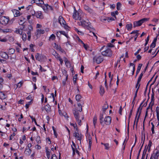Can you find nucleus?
I'll return each mask as SVG.
<instances>
[{
  "mask_svg": "<svg viewBox=\"0 0 159 159\" xmlns=\"http://www.w3.org/2000/svg\"><path fill=\"white\" fill-rule=\"evenodd\" d=\"M80 22H78V24L79 25H81L84 27H86L89 26L90 23L88 20H84L81 17H80L79 19Z\"/></svg>",
  "mask_w": 159,
  "mask_h": 159,
  "instance_id": "nucleus-1",
  "label": "nucleus"
},
{
  "mask_svg": "<svg viewBox=\"0 0 159 159\" xmlns=\"http://www.w3.org/2000/svg\"><path fill=\"white\" fill-rule=\"evenodd\" d=\"M143 102H142L140 104L139 107L138 109L136 115L135 116L134 121V125H133L134 127V125L135 124V122L136 120V118L137 117V116L138 115V113L139 112V114L138 115V117L137 121H136V125L137 126V125L138 122V120H139V117H140V114L141 113V110L142 109V107H141V106L142 104H143Z\"/></svg>",
  "mask_w": 159,
  "mask_h": 159,
  "instance_id": "nucleus-2",
  "label": "nucleus"
},
{
  "mask_svg": "<svg viewBox=\"0 0 159 159\" xmlns=\"http://www.w3.org/2000/svg\"><path fill=\"white\" fill-rule=\"evenodd\" d=\"M102 54L104 56L111 57L112 56L113 53L111 49L107 48L102 51Z\"/></svg>",
  "mask_w": 159,
  "mask_h": 159,
  "instance_id": "nucleus-3",
  "label": "nucleus"
},
{
  "mask_svg": "<svg viewBox=\"0 0 159 159\" xmlns=\"http://www.w3.org/2000/svg\"><path fill=\"white\" fill-rule=\"evenodd\" d=\"M148 20V19L144 18L138 21H134L133 24L134 27H135L137 26H140L144 22Z\"/></svg>",
  "mask_w": 159,
  "mask_h": 159,
  "instance_id": "nucleus-4",
  "label": "nucleus"
},
{
  "mask_svg": "<svg viewBox=\"0 0 159 159\" xmlns=\"http://www.w3.org/2000/svg\"><path fill=\"white\" fill-rule=\"evenodd\" d=\"M9 20V17L7 16H3L0 18V23L4 25L7 24Z\"/></svg>",
  "mask_w": 159,
  "mask_h": 159,
  "instance_id": "nucleus-5",
  "label": "nucleus"
},
{
  "mask_svg": "<svg viewBox=\"0 0 159 159\" xmlns=\"http://www.w3.org/2000/svg\"><path fill=\"white\" fill-rule=\"evenodd\" d=\"M111 117L110 116H107L104 120V123L107 125H109L111 121Z\"/></svg>",
  "mask_w": 159,
  "mask_h": 159,
  "instance_id": "nucleus-6",
  "label": "nucleus"
},
{
  "mask_svg": "<svg viewBox=\"0 0 159 159\" xmlns=\"http://www.w3.org/2000/svg\"><path fill=\"white\" fill-rule=\"evenodd\" d=\"M31 2L32 4L35 3L40 7L44 4V2L43 0H32Z\"/></svg>",
  "mask_w": 159,
  "mask_h": 159,
  "instance_id": "nucleus-7",
  "label": "nucleus"
},
{
  "mask_svg": "<svg viewBox=\"0 0 159 159\" xmlns=\"http://www.w3.org/2000/svg\"><path fill=\"white\" fill-rule=\"evenodd\" d=\"M58 21L61 25L65 27L66 22L61 16H60L58 18Z\"/></svg>",
  "mask_w": 159,
  "mask_h": 159,
  "instance_id": "nucleus-8",
  "label": "nucleus"
},
{
  "mask_svg": "<svg viewBox=\"0 0 159 159\" xmlns=\"http://www.w3.org/2000/svg\"><path fill=\"white\" fill-rule=\"evenodd\" d=\"M73 136L75 137L78 140L81 141L82 139V135L77 132L75 131L73 133Z\"/></svg>",
  "mask_w": 159,
  "mask_h": 159,
  "instance_id": "nucleus-9",
  "label": "nucleus"
},
{
  "mask_svg": "<svg viewBox=\"0 0 159 159\" xmlns=\"http://www.w3.org/2000/svg\"><path fill=\"white\" fill-rule=\"evenodd\" d=\"M43 4L44 5H42L40 7L43 8L44 11H47L49 8H50L51 9H52V7L48 4Z\"/></svg>",
  "mask_w": 159,
  "mask_h": 159,
  "instance_id": "nucleus-10",
  "label": "nucleus"
},
{
  "mask_svg": "<svg viewBox=\"0 0 159 159\" xmlns=\"http://www.w3.org/2000/svg\"><path fill=\"white\" fill-rule=\"evenodd\" d=\"M35 16L38 18L42 19L44 18V16L43 14L41 11H38L36 12Z\"/></svg>",
  "mask_w": 159,
  "mask_h": 159,
  "instance_id": "nucleus-11",
  "label": "nucleus"
},
{
  "mask_svg": "<svg viewBox=\"0 0 159 159\" xmlns=\"http://www.w3.org/2000/svg\"><path fill=\"white\" fill-rule=\"evenodd\" d=\"M159 156V151H157L156 153H153L151 156L150 159H158Z\"/></svg>",
  "mask_w": 159,
  "mask_h": 159,
  "instance_id": "nucleus-12",
  "label": "nucleus"
},
{
  "mask_svg": "<svg viewBox=\"0 0 159 159\" xmlns=\"http://www.w3.org/2000/svg\"><path fill=\"white\" fill-rule=\"evenodd\" d=\"M73 17L74 19L75 20L79 19V18L80 17L79 16L78 13L76 10L75 7H74V11L73 15Z\"/></svg>",
  "mask_w": 159,
  "mask_h": 159,
  "instance_id": "nucleus-13",
  "label": "nucleus"
},
{
  "mask_svg": "<svg viewBox=\"0 0 159 159\" xmlns=\"http://www.w3.org/2000/svg\"><path fill=\"white\" fill-rule=\"evenodd\" d=\"M84 8L86 11L92 14L93 12V10L86 5H84Z\"/></svg>",
  "mask_w": 159,
  "mask_h": 159,
  "instance_id": "nucleus-14",
  "label": "nucleus"
},
{
  "mask_svg": "<svg viewBox=\"0 0 159 159\" xmlns=\"http://www.w3.org/2000/svg\"><path fill=\"white\" fill-rule=\"evenodd\" d=\"M44 57H45L43 55L38 53H37L35 56L36 59L39 61H41L42 58H43Z\"/></svg>",
  "mask_w": 159,
  "mask_h": 159,
  "instance_id": "nucleus-15",
  "label": "nucleus"
},
{
  "mask_svg": "<svg viewBox=\"0 0 159 159\" xmlns=\"http://www.w3.org/2000/svg\"><path fill=\"white\" fill-rule=\"evenodd\" d=\"M25 19L23 17L21 16L19 18L18 22L20 25H23L25 23Z\"/></svg>",
  "mask_w": 159,
  "mask_h": 159,
  "instance_id": "nucleus-16",
  "label": "nucleus"
},
{
  "mask_svg": "<svg viewBox=\"0 0 159 159\" xmlns=\"http://www.w3.org/2000/svg\"><path fill=\"white\" fill-rule=\"evenodd\" d=\"M78 111L76 109H75L73 110V113L76 119L80 118Z\"/></svg>",
  "mask_w": 159,
  "mask_h": 159,
  "instance_id": "nucleus-17",
  "label": "nucleus"
},
{
  "mask_svg": "<svg viewBox=\"0 0 159 159\" xmlns=\"http://www.w3.org/2000/svg\"><path fill=\"white\" fill-rule=\"evenodd\" d=\"M64 62H65V64L66 65V66L68 68H70L71 67V64L70 62L68 61L67 58L64 57Z\"/></svg>",
  "mask_w": 159,
  "mask_h": 159,
  "instance_id": "nucleus-18",
  "label": "nucleus"
},
{
  "mask_svg": "<svg viewBox=\"0 0 159 159\" xmlns=\"http://www.w3.org/2000/svg\"><path fill=\"white\" fill-rule=\"evenodd\" d=\"M143 75V72L141 73L140 74V75L139 77V78L138 79V81H137V83L136 84V88H137V87L138 86H139V84H139V83L140 82V81H141V79L142 77V76Z\"/></svg>",
  "mask_w": 159,
  "mask_h": 159,
  "instance_id": "nucleus-19",
  "label": "nucleus"
},
{
  "mask_svg": "<svg viewBox=\"0 0 159 159\" xmlns=\"http://www.w3.org/2000/svg\"><path fill=\"white\" fill-rule=\"evenodd\" d=\"M1 57L5 59H7L8 58V56L7 54L5 52H2L0 53Z\"/></svg>",
  "mask_w": 159,
  "mask_h": 159,
  "instance_id": "nucleus-20",
  "label": "nucleus"
},
{
  "mask_svg": "<svg viewBox=\"0 0 159 159\" xmlns=\"http://www.w3.org/2000/svg\"><path fill=\"white\" fill-rule=\"evenodd\" d=\"M157 37L154 39L153 42H152V43L150 45L151 48H153L155 47L156 44V42L157 40Z\"/></svg>",
  "mask_w": 159,
  "mask_h": 159,
  "instance_id": "nucleus-21",
  "label": "nucleus"
},
{
  "mask_svg": "<svg viewBox=\"0 0 159 159\" xmlns=\"http://www.w3.org/2000/svg\"><path fill=\"white\" fill-rule=\"evenodd\" d=\"M104 114L103 112L102 114H101L99 117V120L101 124L102 125H104V120H103V114Z\"/></svg>",
  "mask_w": 159,
  "mask_h": 159,
  "instance_id": "nucleus-22",
  "label": "nucleus"
},
{
  "mask_svg": "<svg viewBox=\"0 0 159 159\" xmlns=\"http://www.w3.org/2000/svg\"><path fill=\"white\" fill-rule=\"evenodd\" d=\"M12 12L15 17H17L20 16V12L19 11L14 9L12 11Z\"/></svg>",
  "mask_w": 159,
  "mask_h": 159,
  "instance_id": "nucleus-23",
  "label": "nucleus"
},
{
  "mask_svg": "<svg viewBox=\"0 0 159 159\" xmlns=\"http://www.w3.org/2000/svg\"><path fill=\"white\" fill-rule=\"evenodd\" d=\"M96 60L97 63L99 64L103 61V59L101 56H99L96 58Z\"/></svg>",
  "mask_w": 159,
  "mask_h": 159,
  "instance_id": "nucleus-24",
  "label": "nucleus"
},
{
  "mask_svg": "<svg viewBox=\"0 0 159 159\" xmlns=\"http://www.w3.org/2000/svg\"><path fill=\"white\" fill-rule=\"evenodd\" d=\"M143 64H139L137 67V70L136 72V74L135 76V77H136L137 76L138 74L139 73L142 66Z\"/></svg>",
  "mask_w": 159,
  "mask_h": 159,
  "instance_id": "nucleus-25",
  "label": "nucleus"
},
{
  "mask_svg": "<svg viewBox=\"0 0 159 159\" xmlns=\"http://www.w3.org/2000/svg\"><path fill=\"white\" fill-rule=\"evenodd\" d=\"M108 108V105L107 104V103L106 102H105L104 104V105L102 107V110L104 113H105V112Z\"/></svg>",
  "mask_w": 159,
  "mask_h": 159,
  "instance_id": "nucleus-26",
  "label": "nucleus"
},
{
  "mask_svg": "<svg viewBox=\"0 0 159 159\" xmlns=\"http://www.w3.org/2000/svg\"><path fill=\"white\" fill-rule=\"evenodd\" d=\"M31 152V150L30 148H26L25 151V153L27 156H29L30 155Z\"/></svg>",
  "mask_w": 159,
  "mask_h": 159,
  "instance_id": "nucleus-27",
  "label": "nucleus"
},
{
  "mask_svg": "<svg viewBox=\"0 0 159 159\" xmlns=\"http://www.w3.org/2000/svg\"><path fill=\"white\" fill-rule=\"evenodd\" d=\"M11 29L7 28L3 29H1V32H3L4 33L11 32Z\"/></svg>",
  "mask_w": 159,
  "mask_h": 159,
  "instance_id": "nucleus-28",
  "label": "nucleus"
},
{
  "mask_svg": "<svg viewBox=\"0 0 159 159\" xmlns=\"http://www.w3.org/2000/svg\"><path fill=\"white\" fill-rule=\"evenodd\" d=\"M46 111L47 112H48L51 111V107L48 104L45 106L44 107Z\"/></svg>",
  "mask_w": 159,
  "mask_h": 159,
  "instance_id": "nucleus-29",
  "label": "nucleus"
},
{
  "mask_svg": "<svg viewBox=\"0 0 159 159\" xmlns=\"http://www.w3.org/2000/svg\"><path fill=\"white\" fill-rule=\"evenodd\" d=\"M15 32L17 34L22 35L23 33V30L21 29H16Z\"/></svg>",
  "mask_w": 159,
  "mask_h": 159,
  "instance_id": "nucleus-30",
  "label": "nucleus"
},
{
  "mask_svg": "<svg viewBox=\"0 0 159 159\" xmlns=\"http://www.w3.org/2000/svg\"><path fill=\"white\" fill-rule=\"evenodd\" d=\"M105 91L104 87L102 86H100V94L102 95L104 93Z\"/></svg>",
  "mask_w": 159,
  "mask_h": 159,
  "instance_id": "nucleus-31",
  "label": "nucleus"
},
{
  "mask_svg": "<svg viewBox=\"0 0 159 159\" xmlns=\"http://www.w3.org/2000/svg\"><path fill=\"white\" fill-rule=\"evenodd\" d=\"M132 25L131 23L127 24L126 26V28L128 30H130L132 29Z\"/></svg>",
  "mask_w": 159,
  "mask_h": 159,
  "instance_id": "nucleus-32",
  "label": "nucleus"
},
{
  "mask_svg": "<svg viewBox=\"0 0 159 159\" xmlns=\"http://www.w3.org/2000/svg\"><path fill=\"white\" fill-rule=\"evenodd\" d=\"M72 145L71 146V147L73 151V154L74 155L75 154V148L76 147V145L75 143L73 142H72Z\"/></svg>",
  "mask_w": 159,
  "mask_h": 159,
  "instance_id": "nucleus-33",
  "label": "nucleus"
},
{
  "mask_svg": "<svg viewBox=\"0 0 159 159\" xmlns=\"http://www.w3.org/2000/svg\"><path fill=\"white\" fill-rule=\"evenodd\" d=\"M118 11H115L111 12V15L112 16H114L115 19H116V15H118Z\"/></svg>",
  "mask_w": 159,
  "mask_h": 159,
  "instance_id": "nucleus-34",
  "label": "nucleus"
},
{
  "mask_svg": "<svg viewBox=\"0 0 159 159\" xmlns=\"http://www.w3.org/2000/svg\"><path fill=\"white\" fill-rule=\"evenodd\" d=\"M97 118L96 116H94L93 119V125L94 127H95V125L97 123Z\"/></svg>",
  "mask_w": 159,
  "mask_h": 159,
  "instance_id": "nucleus-35",
  "label": "nucleus"
},
{
  "mask_svg": "<svg viewBox=\"0 0 159 159\" xmlns=\"http://www.w3.org/2000/svg\"><path fill=\"white\" fill-rule=\"evenodd\" d=\"M89 148L91 149V146L92 143V139L91 137L89 136Z\"/></svg>",
  "mask_w": 159,
  "mask_h": 159,
  "instance_id": "nucleus-36",
  "label": "nucleus"
},
{
  "mask_svg": "<svg viewBox=\"0 0 159 159\" xmlns=\"http://www.w3.org/2000/svg\"><path fill=\"white\" fill-rule=\"evenodd\" d=\"M52 45L54 48L57 49V50H58L59 48L61 47L60 45H58L56 43H54Z\"/></svg>",
  "mask_w": 159,
  "mask_h": 159,
  "instance_id": "nucleus-37",
  "label": "nucleus"
},
{
  "mask_svg": "<svg viewBox=\"0 0 159 159\" xmlns=\"http://www.w3.org/2000/svg\"><path fill=\"white\" fill-rule=\"evenodd\" d=\"M78 39L79 42H81L83 44V47L87 50L88 49V46L85 44L79 38H78Z\"/></svg>",
  "mask_w": 159,
  "mask_h": 159,
  "instance_id": "nucleus-38",
  "label": "nucleus"
},
{
  "mask_svg": "<svg viewBox=\"0 0 159 159\" xmlns=\"http://www.w3.org/2000/svg\"><path fill=\"white\" fill-rule=\"evenodd\" d=\"M74 30L75 31L77 32L79 35H83L84 34V33L82 32L79 31L77 28H75Z\"/></svg>",
  "mask_w": 159,
  "mask_h": 159,
  "instance_id": "nucleus-39",
  "label": "nucleus"
},
{
  "mask_svg": "<svg viewBox=\"0 0 159 159\" xmlns=\"http://www.w3.org/2000/svg\"><path fill=\"white\" fill-rule=\"evenodd\" d=\"M37 34H43L44 33L45 31L44 30L40 29H37Z\"/></svg>",
  "mask_w": 159,
  "mask_h": 159,
  "instance_id": "nucleus-40",
  "label": "nucleus"
},
{
  "mask_svg": "<svg viewBox=\"0 0 159 159\" xmlns=\"http://www.w3.org/2000/svg\"><path fill=\"white\" fill-rule=\"evenodd\" d=\"M56 36L54 34H52L49 37V40H54L55 39Z\"/></svg>",
  "mask_w": 159,
  "mask_h": 159,
  "instance_id": "nucleus-41",
  "label": "nucleus"
},
{
  "mask_svg": "<svg viewBox=\"0 0 159 159\" xmlns=\"http://www.w3.org/2000/svg\"><path fill=\"white\" fill-rule=\"evenodd\" d=\"M27 31V34L28 35L27 39L28 40L30 41L31 37V31H30L26 30Z\"/></svg>",
  "mask_w": 159,
  "mask_h": 159,
  "instance_id": "nucleus-42",
  "label": "nucleus"
},
{
  "mask_svg": "<svg viewBox=\"0 0 159 159\" xmlns=\"http://www.w3.org/2000/svg\"><path fill=\"white\" fill-rule=\"evenodd\" d=\"M81 98V95L79 94H77L75 96L76 100L77 101H80Z\"/></svg>",
  "mask_w": 159,
  "mask_h": 159,
  "instance_id": "nucleus-43",
  "label": "nucleus"
},
{
  "mask_svg": "<svg viewBox=\"0 0 159 159\" xmlns=\"http://www.w3.org/2000/svg\"><path fill=\"white\" fill-rule=\"evenodd\" d=\"M77 105H78V107H80V109L79 110H78V107L77 108L78 111L80 112H81L82 110V106L81 105V104L79 103H77Z\"/></svg>",
  "mask_w": 159,
  "mask_h": 159,
  "instance_id": "nucleus-44",
  "label": "nucleus"
},
{
  "mask_svg": "<svg viewBox=\"0 0 159 159\" xmlns=\"http://www.w3.org/2000/svg\"><path fill=\"white\" fill-rule=\"evenodd\" d=\"M15 52V49L13 48H11L9 50V52L10 54H13Z\"/></svg>",
  "mask_w": 159,
  "mask_h": 159,
  "instance_id": "nucleus-45",
  "label": "nucleus"
},
{
  "mask_svg": "<svg viewBox=\"0 0 159 159\" xmlns=\"http://www.w3.org/2000/svg\"><path fill=\"white\" fill-rule=\"evenodd\" d=\"M54 56H55V58L58 60V59L60 57V56L56 52H55V53L53 54Z\"/></svg>",
  "mask_w": 159,
  "mask_h": 159,
  "instance_id": "nucleus-46",
  "label": "nucleus"
},
{
  "mask_svg": "<svg viewBox=\"0 0 159 159\" xmlns=\"http://www.w3.org/2000/svg\"><path fill=\"white\" fill-rule=\"evenodd\" d=\"M7 41V39L5 38H2L0 37V41L1 42H6Z\"/></svg>",
  "mask_w": 159,
  "mask_h": 159,
  "instance_id": "nucleus-47",
  "label": "nucleus"
},
{
  "mask_svg": "<svg viewBox=\"0 0 159 159\" xmlns=\"http://www.w3.org/2000/svg\"><path fill=\"white\" fill-rule=\"evenodd\" d=\"M50 152L47 150H46V156L47 158L49 159L50 157Z\"/></svg>",
  "mask_w": 159,
  "mask_h": 159,
  "instance_id": "nucleus-48",
  "label": "nucleus"
},
{
  "mask_svg": "<svg viewBox=\"0 0 159 159\" xmlns=\"http://www.w3.org/2000/svg\"><path fill=\"white\" fill-rule=\"evenodd\" d=\"M121 7V4L119 2H117L116 5V8L118 10H120Z\"/></svg>",
  "mask_w": 159,
  "mask_h": 159,
  "instance_id": "nucleus-49",
  "label": "nucleus"
},
{
  "mask_svg": "<svg viewBox=\"0 0 159 159\" xmlns=\"http://www.w3.org/2000/svg\"><path fill=\"white\" fill-rule=\"evenodd\" d=\"M27 36L25 34H22V39L23 40L25 41L26 39Z\"/></svg>",
  "mask_w": 159,
  "mask_h": 159,
  "instance_id": "nucleus-50",
  "label": "nucleus"
},
{
  "mask_svg": "<svg viewBox=\"0 0 159 159\" xmlns=\"http://www.w3.org/2000/svg\"><path fill=\"white\" fill-rule=\"evenodd\" d=\"M104 146H105V149L108 150L109 148V144L108 143H105V144H104Z\"/></svg>",
  "mask_w": 159,
  "mask_h": 159,
  "instance_id": "nucleus-51",
  "label": "nucleus"
},
{
  "mask_svg": "<svg viewBox=\"0 0 159 159\" xmlns=\"http://www.w3.org/2000/svg\"><path fill=\"white\" fill-rule=\"evenodd\" d=\"M59 32L61 34H62L63 35H65V36H66V37H67L68 35L66 33V32L64 31H59Z\"/></svg>",
  "mask_w": 159,
  "mask_h": 159,
  "instance_id": "nucleus-52",
  "label": "nucleus"
},
{
  "mask_svg": "<svg viewBox=\"0 0 159 159\" xmlns=\"http://www.w3.org/2000/svg\"><path fill=\"white\" fill-rule=\"evenodd\" d=\"M27 30L30 31H32L33 30L32 26L31 25H29L28 27V29Z\"/></svg>",
  "mask_w": 159,
  "mask_h": 159,
  "instance_id": "nucleus-53",
  "label": "nucleus"
},
{
  "mask_svg": "<svg viewBox=\"0 0 159 159\" xmlns=\"http://www.w3.org/2000/svg\"><path fill=\"white\" fill-rule=\"evenodd\" d=\"M32 102V101L31 100L30 101L28 102L27 104H26L25 107L26 108H28L29 107V105L31 104Z\"/></svg>",
  "mask_w": 159,
  "mask_h": 159,
  "instance_id": "nucleus-54",
  "label": "nucleus"
},
{
  "mask_svg": "<svg viewBox=\"0 0 159 159\" xmlns=\"http://www.w3.org/2000/svg\"><path fill=\"white\" fill-rule=\"evenodd\" d=\"M70 125L72 126L77 131L78 129L76 127V124H74L72 123H70Z\"/></svg>",
  "mask_w": 159,
  "mask_h": 159,
  "instance_id": "nucleus-55",
  "label": "nucleus"
},
{
  "mask_svg": "<svg viewBox=\"0 0 159 159\" xmlns=\"http://www.w3.org/2000/svg\"><path fill=\"white\" fill-rule=\"evenodd\" d=\"M36 141L38 143H39L41 142L39 136H38L37 137L36 139Z\"/></svg>",
  "mask_w": 159,
  "mask_h": 159,
  "instance_id": "nucleus-56",
  "label": "nucleus"
},
{
  "mask_svg": "<svg viewBox=\"0 0 159 159\" xmlns=\"http://www.w3.org/2000/svg\"><path fill=\"white\" fill-rule=\"evenodd\" d=\"M30 46L31 51L32 52H34V50L33 48V47H34V45L33 44H31L30 45Z\"/></svg>",
  "mask_w": 159,
  "mask_h": 159,
  "instance_id": "nucleus-57",
  "label": "nucleus"
},
{
  "mask_svg": "<svg viewBox=\"0 0 159 159\" xmlns=\"http://www.w3.org/2000/svg\"><path fill=\"white\" fill-rule=\"evenodd\" d=\"M30 12L32 15L33 16H34L35 14H36V13L35 12V11L34 9H31Z\"/></svg>",
  "mask_w": 159,
  "mask_h": 159,
  "instance_id": "nucleus-58",
  "label": "nucleus"
},
{
  "mask_svg": "<svg viewBox=\"0 0 159 159\" xmlns=\"http://www.w3.org/2000/svg\"><path fill=\"white\" fill-rule=\"evenodd\" d=\"M23 84V82L22 81H20L19 83H18L17 85V87L20 88V87L22 84Z\"/></svg>",
  "mask_w": 159,
  "mask_h": 159,
  "instance_id": "nucleus-59",
  "label": "nucleus"
},
{
  "mask_svg": "<svg viewBox=\"0 0 159 159\" xmlns=\"http://www.w3.org/2000/svg\"><path fill=\"white\" fill-rule=\"evenodd\" d=\"M116 19L115 18L112 17H108L107 19V20L108 22H109L110 21L112 20H114Z\"/></svg>",
  "mask_w": 159,
  "mask_h": 159,
  "instance_id": "nucleus-60",
  "label": "nucleus"
},
{
  "mask_svg": "<svg viewBox=\"0 0 159 159\" xmlns=\"http://www.w3.org/2000/svg\"><path fill=\"white\" fill-rule=\"evenodd\" d=\"M76 76L75 75V76H74L73 78V82L74 84L76 83Z\"/></svg>",
  "mask_w": 159,
  "mask_h": 159,
  "instance_id": "nucleus-61",
  "label": "nucleus"
},
{
  "mask_svg": "<svg viewBox=\"0 0 159 159\" xmlns=\"http://www.w3.org/2000/svg\"><path fill=\"white\" fill-rule=\"evenodd\" d=\"M76 120L78 122V124L80 125H81V120H80L79 118H78V119H76Z\"/></svg>",
  "mask_w": 159,
  "mask_h": 159,
  "instance_id": "nucleus-62",
  "label": "nucleus"
},
{
  "mask_svg": "<svg viewBox=\"0 0 159 159\" xmlns=\"http://www.w3.org/2000/svg\"><path fill=\"white\" fill-rule=\"evenodd\" d=\"M51 159H57V158L55 154H53L52 156Z\"/></svg>",
  "mask_w": 159,
  "mask_h": 159,
  "instance_id": "nucleus-63",
  "label": "nucleus"
},
{
  "mask_svg": "<svg viewBox=\"0 0 159 159\" xmlns=\"http://www.w3.org/2000/svg\"><path fill=\"white\" fill-rule=\"evenodd\" d=\"M57 50H59L62 53H64L65 52L64 50L62 49L61 47L59 48Z\"/></svg>",
  "mask_w": 159,
  "mask_h": 159,
  "instance_id": "nucleus-64",
  "label": "nucleus"
}]
</instances>
